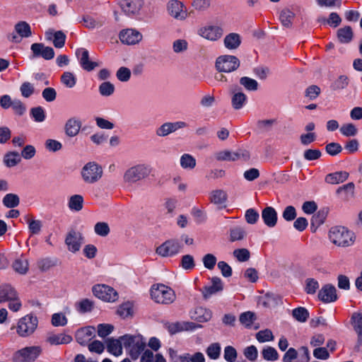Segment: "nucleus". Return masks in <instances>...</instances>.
Here are the masks:
<instances>
[{
    "mask_svg": "<svg viewBox=\"0 0 362 362\" xmlns=\"http://www.w3.org/2000/svg\"><path fill=\"white\" fill-rule=\"evenodd\" d=\"M123 346L133 360H136L146 348V342L144 337L140 334H124L121 337Z\"/></svg>",
    "mask_w": 362,
    "mask_h": 362,
    "instance_id": "obj_1",
    "label": "nucleus"
},
{
    "mask_svg": "<svg viewBox=\"0 0 362 362\" xmlns=\"http://www.w3.org/2000/svg\"><path fill=\"white\" fill-rule=\"evenodd\" d=\"M152 167L146 163L134 165L124 173L123 181L127 186H132L137 182L147 178L152 173Z\"/></svg>",
    "mask_w": 362,
    "mask_h": 362,
    "instance_id": "obj_2",
    "label": "nucleus"
},
{
    "mask_svg": "<svg viewBox=\"0 0 362 362\" xmlns=\"http://www.w3.org/2000/svg\"><path fill=\"white\" fill-rule=\"evenodd\" d=\"M329 238L332 243L339 247H349L355 242L354 233L343 226H335L330 229Z\"/></svg>",
    "mask_w": 362,
    "mask_h": 362,
    "instance_id": "obj_3",
    "label": "nucleus"
},
{
    "mask_svg": "<svg viewBox=\"0 0 362 362\" xmlns=\"http://www.w3.org/2000/svg\"><path fill=\"white\" fill-rule=\"evenodd\" d=\"M82 180L88 185L98 182L103 177V170L100 165L95 161L86 163L80 171Z\"/></svg>",
    "mask_w": 362,
    "mask_h": 362,
    "instance_id": "obj_4",
    "label": "nucleus"
},
{
    "mask_svg": "<svg viewBox=\"0 0 362 362\" xmlns=\"http://www.w3.org/2000/svg\"><path fill=\"white\" fill-rule=\"evenodd\" d=\"M151 296L156 303L162 304L172 303L175 299L174 291L164 284L153 285Z\"/></svg>",
    "mask_w": 362,
    "mask_h": 362,
    "instance_id": "obj_5",
    "label": "nucleus"
},
{
    "mask_svg": "<svg viewBox=\"0 0 362 362\" xmlns=\"http://www.w3.org/2000/svg\"><path fill=\"white\" fill-rule=\"evenodd\" d=\"M6 301L8 302V308L13 312L18 311L21 308L16 291L9 284L0 286V303Z\"/></svg>",
    "mask_w": 362,
    "mask_h": 362,
    "instance_id": "obj_6",
    "label": "nucleus"
},
{
    "mask_svg": "<svg viewBox=\"0 0 362 362\" xmlns=\"http://www.w3.org/2000/svg\"><path fill=\"white\" fill-rule=\"evenodd\" d=\"M182 247L178 239H170L157 247L156 252L162 257H171L180 253Z\"/></svg>",
    "mask_w": 362,
    "mask_h": 362,
    "instance_id": "obj_7",
    "label": "nucleus"
},
{
    "mask_svg": "<svg viewBox=\"0 0 362 362\" xmlns=\"http://www.w3.org/2000/svg\"><path fill=\"white\" fill-rule=\"evenodd\" d=\"M37 326L36 317L27 315L21 317L16 326V332L21 337H26L34 332Z\"/></svg>",
    "mask_w": 362,
    "mask_h": 362,
    "instance_id": "obj_8",
    "label": "nucleus"
},
{
    "mask_svg": "<svg viewBox=\"0 0 362 362\" xmlns=\"http://www.w3.org/2000/svg\"><path fill=\"white\" fill-rule=\"evenodd\" d=\"M166 10L170 16L180 21H185L189 15L186 6L179 0L168 1Z\"/></svg>",
    "mask_w": 362,
    "mask_h": 362,
    "instance_id": "obj_9",
    "label": "nucleus"
},
{
    "mask_svg": "<svg viewBox=\"0 0 362 362\" xmlns=\"http://www.w3.org/2000/svg\"><path fill=\"white\" fill-rule=\"evenodd\" d=\"M32 35L30 25L25 21H19L14 25L12 33L7 36L8 40L13 43H20L23 38Z\"/></svg>",
    "mask_w": 362,
    "mask_h": 362,
    "instance_id": "obj_10",
    "label": "nucleus"
},
{
    "mask_svg": "<svg viewBox=\"0 0 362 362\" xmlns=\"http://www.w3.org/2000/svg\"><path fill=\"white\" fill-rule=\"evenodd\" d=\"M223 33L224 30L221 25L212 24L201 27L197 31V34L200 37L211 42L220 40L223 37Z\"/></svg>",
    "mask_w": 362,
    "mask_h": 362,
    "instance_id": "obj_11",
    "label": "nucleus"
},
{
    "mask_svg": "<svg viewBox=\"0 0 362 362\" xmlns=\"http://www.w3.org/2000/svg\"><path fill=\"white\" fill-rule=\"evenodd\" d=\"M41 353L40 346H28L16 351L13 356V362H33Z\"/></svg>",
    "mask_w": 362,
    "mask_h": 362,
    "instance_id": "obj_12",
    "label": "nucleus"
},
{
    "mask_svg": "<svg viewBox=\"0 0 362 362\" xmlns=\"http://www.w3.org/2000/svg\"><path fill=\"white\" fill-rule=\"evenodd\" d=\"M92 291L95 297L106 302H115L118 297L117 291L113 288L105 284H96L93 286Z\"/></svg>",
    "mask_w": 362,
    "mask_h": 362,
    "instance_id": "obj_13",
    "label": "nucleus"
},
{
    "mask_svg": "<svg viewBox=\"0 0 362 362\" xmlns=\"http://www.w3.org/2000/svg\"><path fill=\"white\" fill-rule=\"evenodd\" d=\"M240 66L239 59L233 55H223L217 58L216 66L219 71L231 72Z\"/></svg>",
    "mask_w": 362,
    "mask_h": 362,
    "instance_id": "obj_14",
    "label": "nucleus"
},
{
    "mask_svg": "<svg viewBox=\"0 0 362 362\" xmlns=\"http://www.w3.org/2000/svg\"><path fill=\"white\" fill-rule=\"evenodd\" d=\"M215 158L219 161L247 160L250 158V153L245 150H238V151L225 150L216 153Z\"/></svg>",
    "mask_w": 362,
    "mask_h": 362,
    "instance_id": "obj_15",
    "label": "nucleus"
},
{
    "mask_svg": "<svg viewBox=\"0 0 362 362\" xmlns=\"http://www.w3.org/2000/svg\"><path fill=\"white\" fill-rule=\"evenodd\" d=\"M119 38L124 45H135L142 40L143 35L135 28H126L119 32Z\"/></svg>",
    "mask_w": 362,
    "mask_h": 362,
    "instance_id": "obj_16",
    "label": "nucleus"
},
{
    "mask_svg": "<svg viewBox=\"0 0 362 362\" xmlns=\"http://www.w3.org/2000/svg\"><path fill=\"white\" fill-rule=\"evenodd\" d=\"M83 243L84 237L83 234L75 230L69 231L65 239L68 250L73 253L79 251Z\"/></svg>",
    "mask_w": 362,
    "mask_h": 362,
    "instance_id": "obj_17",
    "label": "nucleus"
},
{
    "mask_svg": "<svg viewBox=\"0 0 362 362\" xmlns=\"http://www.w3.org/2000/svg\"><path fill=\"white\" fill-rule=\"evenodd\" d=\"M75 54L82 69L87 71H93L99 66L97 62L89 60V52L86 48H78Z\"/></svg>",
    "mask_w": 362,
    "mask_h": 362,
    "instance_id": "obj_18",
    "label": "nucleus"
},
{
    "mask_svg": "<svg viewBox=\"0 0 362 362\" xmlns=\"http://www.w3.org/2000/svg\"><path fill=\"white\" fill-rule=\"evenodd\" d=\"M30 49L33 59L41 57L46 60H49L54 57V49L50 47L45 46L42 43H33L31 45Z\"/></svg>",
    "mask_w": 362,
    "mask_h": 362,
    "instance_id": "obj_19",
    "label": "nucleus"
},
{
    "mask_svg": "<svg viewBox=\"0 0 362 362\" xmlns=\"http://www.w3.org/2000/svg\"><path fill=\"white\" fill-rule=\"evenodd\" d=\"M187 127V123L182 121L165 122L156 129V134L158 136L164 137L178 129L185 128Z\"/></svg>",
    "mask_w": 362,
    "mask_h": 362,
    "instance_id": "obj_20",
    "label": "nucleus"
},
{
    "mask_svg": "<svg viewBox=\"0 0 362 362\" xmlns=\"http://www.w3.org/2000/svg\"><path fill=\"white\" fill-rule=\"evenodd\" d=\"M143 4V0H122L121 8L127 15L134 16L139 13Z\"/></svg>",
    "mask_w": 362,
    "mask_h": 362,
    "instance_id": "obj_21",
    "label": "nucleus"
},
{
    "mask_svg": "<svg viewBox=\"0 0 362 362\" xmlns=\"http://www.w3.org/2000/svg\"><path fill=\"white\" fill-rule=\"evenodd\" d=\"M318 298L326 303L334 302L337 299L336 288L331 284L323 286L319 291Z\"/></svg>",
    "mask_w": 362,
    "mask_h": 362,
    "instance_id": "obj_22",
    "label": "nucleus"
},
{
    "mask_svg": "<svg viewBox=\"0 0 362 362\" xmlns=\"http://www.w3.org/2000/svg\"><path fill=\"white\" fill-rule=\"evenodd\" d=\"M198 326L195 323L185 321L172 322L167 326V329L171 334L183 331L194 330Z\"/></svg>",
    "mask_w": 362,
    "mask_h": 362,
    "instance_id": "obj_23",
    "label": "nucleus"
},
{
    "mask_svg": "<svg viewBox=\"0 0 362 362\" xmlns=\"http://www.w3.org/2000/svg\"><path fill=\"white\" fill-rule=\"evenodd\" d=\"M82 123L81 120L75 117H71L64 124L65 134L69 137L77 136L81 130Z\"/></svg>",
    "mask_w": 362,
    "mask_h": 362,
    "instance_id": "obj_24",
    "label": "nucleus"
},
{
    "mask_svg": "<svg viewBox=\"0 0 362 362\" xmlns=\"http://www.w3.org/2000/svg\"><path fill=\"white\" fill-rule=\"evenodd\" d=\"M95 329L88 326L78 329L76 333V341L81 345L87 344L95 337Z\"/></svg>",
    "mask_w": 362,
    "mask_h": 362,
    "instance_id": "obj_25",
    "label": "nucleus"
},
{
    "mask_svg": "<svg viewBox=\"0 0 362 362\" xmlns=\"http://www.w3.org/2000/svg\"><path fill=\"white\" fill-rule=\"evenodd\" d=\"M262 218L266 226L273 228L277 223V213L273 207L267 206L262 211Z\"/></svg>",
    "mask_w": 362,
    "mask_h": 362,
    "instance_id": "obj_26",
    "label": "nucleus"
},
{
    "mask_svg": "<svg viewBox=\"0 0 362 362\" xmlns=\"http://www.w3.org/2000/svg\"><path fill=\"white\" fill-rule=\"evenodd\" d=\"M240 44L241 37L236 33H230L226 35L223 39V45L229 50L238 49Z\"/></svg>",
    "mask_w": 362,
    "mask_h": 362,
    "instance_id": "obj_27",
    "label": "nucleus"
},
{
    "mask_svg": "<svg viewBox=\"0 0 362 362\" xmlns=\"http://www.w3.org/2000/svg\"><path fill=\"white\" fill-rule=\"evenodd\" d=\"M123 340L119 339H108L107 341V350L111 354L119 356L122 354Z\"/></svg>",
    "mask_w": 362,
    "mask_h": 362,
    "instance_id": "obj_28",
    "label": "nucleus"
},
{
    "mask_svg": "<svg viewBox=\"0 0 362 362\" xmlns=\"http://www.w3.org/2000/svg\"><path fill=\"white\" fill-rule=\"evenodd\" d=\"M211 316V311L202 307L197 308L191 315L192 319L200 322L209 321Z\"/></svg>",
    "mask_w": 362,
    "mask_h": 362,
    "instance_id": "obj_29",
    "label": "nucleus"
},
{
    "mask_svg": "<svg viewBox=\"0 0 362 362\" xmlns=\"http://www.w3.org/2000/svg\"><path fill=\"white\" fill-rule=\"evenodd\" d=\"M247 98L241 91H234L231 98V105L233 109L238 110L242 109L246 104Z\"/></svg>",
    "mask_w": 362,
    "mask_h": 362,
    "instance_id": "obj_30",
    "label": "nucleus"
},
{
    "mask_svg": "<svg viewBox=\"0 0 362 362\" xmlns=\"http://www.w3.org/2000/svg\"><path fill=\"white\" fill-rule=\"evenodd\" d=\"M337 37L339 42L343 44L349 43L354 37L352 28L350 26L346 25L338 29Z\"/></svg>",
    "mask_w": 362,
    "mask_h": 362,
    "instance_id": "obj_31",
    "label": "nucleus"
},
{
    "mask_svg": "<svg viewBox=\"0 0 362 362\" xmlns=\"http://www.w3.org/2000/svg\"><path fill=\"white\" fill-rule=\"evenodd\" d=\"M349 173L345 171L329 173L325 177V182L331 185H337L347 180Z\"/></svg>",
    "mask_w": 362,
    "mask_h": 362,
    "instance_id": "obj_32",
    "label": "nucleus"
},
{
    "mask_svg": "<svg viewBox=\"0 0 362 362\" xmlns=\"http://www.w3.org/2000/svg\"><path fill=\"white\" fill-rule=\"evenodd\" d=\"M351 320L354 329L358 334L357 344L360 346L362 345V314H353Z\"/></svg>",
    "mask_w": 362,
    "mask_h": 362,
    "instance_id": "obj_33",
    "label": "nucleus"
},
{
    "mask_svg": "<svg viewBox=\"0 0 362 362\" xmlns=\"http://www.w3.org/2000/svg\"><path fill=\"white\" fill-rule=\"evenodd\" d=\"M83 23L86 28L93 30L101 28L105 23V20L100 17L94 18L86 16L83 18Z\"/></svg>",
    "mask_w": 362,
    "mask_h": 362,
    "instance_id": "obj_34",
    "label": "nucleus"
},
{
    "mask_svg": "<svg viewBox=\"0 0 362 362\" xmlns=\"http://www.w3.org/2000/svg\"><path fill=\"white\" fill-rule=\"evenodd\" d=\"M211 286L205 287L204 291V296L205 298H208L212 294L220 291L223 289V284L221 279L218 277H214L211 279Z\"/></svg>",
    "mask_w": 362,
    "mask_h": 362,
    "instance_id": "obj_35",
    "label": "nucleus"
},
{
    "mask_svg": "<svg viewBox=\"0 0 362 362\" xmlns=\"http://www.w3.org/2000/svg\"><path fill=\"white\" fill-rule=\"evenodd\" d=\"M83 197L80 194H74L69 197L68 206L70 210L79 211L83 209Z\"/></svg>",
    "mask_w": 362,
    "mask_h": 362,
    "instance_id": "obj_36",
    "label": "nucleus"
},
{
    "mask_svg": "<svg viewBox=\"0 0 362 362\" xmlns=\"http://www.w3.org/2000/svg\"><path fill=\"white\" fill-rule=\"evenodd\" d=\"M211 202L216 205L224 204L227 200V194L221 189H216L211 192Z\"/></svg>",
    "mask_w": 362,
    "mask_h": 362,
    "instance_id": "obj_37",
    "label": "nucleus"
},
{
    "mask_svg": "<svg viewBox=\"0 0 362 362\" xmlns=\"http://www.w3.org/2000/svg\"><path fill=\"white\" fill-rule=\"evenodd\" d=\"M180 362H205V357L201 352H196L191 355L189 353H185L179 356Z\"/></svg>",
    "mask_w": 362,
    "mask_h": 362,
    "instance_id": "obj_38",
    "label": "nucleus"
},
{
    "mask_svg": "<svg viewBox=\"0 0 362 362\" xmlns=\"http://www.w3.org/2000/svg\"><path fill=\"white\" fill-rule=\"evenodd\" d=\"M47 340L51 344H65L70 343L72 341V337L69 334H59L49 337Z\"/></svg>",
    "mask_w": 362,
    "mask_h": 362,
    "instance_id": "obj_39",
    "label": "nucleus"
},
{
    "mask_svg": "<svg viewBox=\"0 0 362 362\" xmlns=\"http://www.w3.org/2000/svg\"><path fill=\"white\" fill-rule=\"evenodd\" d=\"M28 261L24 257L16 259L13 264V269L20 274H25L28 271Z\"/></svg>",
    "mask_w": 362,
    "mask_h": 362,
    "instance_id": "obj_40",
    "label": "nucleus"
},
{
    "mask_svg": "<svg viewBox=\"0 0 362 362\" xmlns=\"http://www.w3.org/2000/svg\"><path fill=\"white\" fill-rule=\"evenodd\" d=\"M295 16L294 13L288 8L283 9L279 16L282 25L285 27H290Z\"/></svg>",
    "mask_w": 362,
    "mask_h": 362,
    "instance_id": "obj_41",
    "label": "nucleus"
},
{
    "mask_svg": "<svg viewBox=\"0 0 362 362\" xmlns=\"http://www.w3.org/2000/svg\"><path fill=\"white\" fill-rule=\"evenodd\" d=\"M319 21L324 24H327L331 27L336 28L340 25L341 18L336 12H332L328 18H321Z\"/></svg>",
    "mask_w": 362,
    "mask_h": 362,
    "instance_id": "obj_42",
    "label": "nucleus"
},
{
    "mask_svg": "<svg viewBox=\"0 0 362 362\" xmlns=\"http://www.w3.org/2000/svg\"><path fill=\"white\" fill-rule=\"evenodd\" d=\"M2 202L6 207L13 209L18 206L20 199L17 194L10 193L4 197Z\"/></svg>",
    "mask_w": 362,
    "mask_h": 362,
    "instance_id": "obj_43",
    "label": "nucleus"
},
{
    "mask_svg": "<svg viewBox=\"0 0 362 362\" xmlns=\"http://www.w3.org/2000/svg\"><path fill=\"white\" fill-rule=\"evenodd\" d=\"M21 156L18 152H10L5 155L4 162L8 167H13L21 162Z\"/></svg>",
    "mask_w": 362,
    "mask_h": 362,
    "instance_id": "obj_44",
    "label": "nucleus"
},
{
    "mask_svg": "<svg viewBox=\"0 0 362 362\" xmlns=\"http://www.w3.org/2000/svg\"><path fill=\"white\" fill-rule=\"evenodd\" d=\"M76 77L70 71H65L61 76V82L69 88H74L76 84Z\"/></svg>",
    "mask_w": 362,
    "mask_h": 362,
    "instance_id": "obj_45",
    "label": "nucleus"
},
{
    "mask_svg": "<svg viewBox=\"0 0 362 362\" xmlns=\"http://www.w3.org/2000/svg\"><path fill=\"white\" fill-rule=\"evenodd\" d=\"M292 315L297 321L305 322L309 317V313L306 308L299 307L293 310Z\"/></svg>",
    "mask_w": 362,
    "mask_h": 362,
    "instance_id": "obj_46",
    "label": "nucleus"
},
{
    "mask_svg": "<svg viewBox=\"0 0 362 362\" xmlns=\"http://www.w3.org/2000/svg\"><path fill=\"white\" fill-rule=\"evenodd\" d=\"M221 347L218 343H212L206 349V353L208 357L212 360H216L221 355Z\"/></svg>",
    "mask_w": 362,
    "mask_h": 362,
    "instance_id": "obj_47",
    "label": "nucleus"
},
{
    "mask_svg": "<svg viewBox=\"0 0 362 362\" xmlns=\"http://www.w3.org/2000/svg\"><path fill=\"white\" fill-rule=\"evenodd\" d=\"M76 310L80 313L90 312L93 308V302L89 299L85 298L76 304Z\"/></svg>",
    "mask_w": 362,
    "mask_h": 362,
    "instance_id": "obj_48",
    "label": "nucleus"
},
{
    "mask_svg": "<svg viewBox=\"0 0 362 362\" xmlns=\"http://www.w3.org/2000/svg\"><path fill=\"white\" fill-rule=\"evenodd\" d=\"M180 165L184 169H193L196 166V160L190 154L185 153L180 158Z\"/></svg>",
    "mask_w": 362,
    "mask_h": 362,
    "instance_id": "obj_49",
    "label": "nucleus"
},
{
    "mask_svg": "<svg viewBox=\"0 0 362 362\" xmlns=\"http://www.w3.org/2000/svg\"><path fill=\"white\" fill-rule=\"evenodd\" d=\"M262 357L266 361H274L279 358L277 351L272 346H267L262 351Z\"/></svg>",
    "mask_w": 362,
    "mask_h": 362,
    "instance_id": "obj_50",
    "label": "nucleus"
},
{
    "mask_svg": "<svg viewBox=\"0 0 362 362\" xmlns=\"http://www.w3.org/2000/svg\"><path fill=\"white\" fill-rule=\"evenodd\" d=\"M240 83L244 86L246 90L250 91H255L258 88L257 81L247 76L240 78Z\"/></svg>",
    "mask_w": 362,
    "mask_h": 362,
    "instance_id": "obj_51",
    "label": "nucleus"
},
{
    "mask_svg": "<svg viewBox=\"0 0 362 362\" xmlns=\"http://www.w3.org/2000/svg\"><path fill=\"white\" fill-rule=\"evenodd\" d=\"M256 339L260 343H264L267 341H272L274 340V337L273 335L272 332L266 329L264 330H260L256 334Z\"/></svg>",
    "mask_w": 362,
    "mask_h": 362,
    "instance_id": "obj_52",
    "label": "nucleus"
},
{
    "mask_svg": "<svg viewBox=\"0 0 362 362\" xmlns=\"http://www.w3.org/2000/svg\"><path fill=\"white\" fill-rule=\"evenodd\" d=\"M245 236V231L243 228L236 226L230 230V240L232 242L241 240Z\"/></svg>",
    "mask_w": 362,
    "mask_h": 362,
    "instance_id": "obj_53",
    "label": "nucleus"
},
{
    "mask_svg": "<svg viewBox=\"0 0 362 362\" xmlns=\"http://www.w3.org/2000/svg\"><path fill=\"white\" fill-rule=\"evenodd\" d=\"M67 322L68 320L62 313H54L52 316V325L54 327H64Z\"/></svg>",
    "mask_w": 362,
    "mask_h": 362,
    "instance_id": "obj_54",
    "label": "nucleus"
},
{
    "mask_svg": "<svg viewBox=\"0 0 362 362\" xmlns=\"http://www.w3.org/2000/svg\"><path fill=\"white\" fill-rule=\"evenodd\" d=\"M98 90L101 95L107 97L113 94L115 86L112 83L105 81L99 86Z\"/></svg>",
    "mask_w": 362,
    "mask_h": 362,
    "instance_id": "obj_55",
    "label": "nucleus"
},
{
    "mask_svg": "<svg viewBox=\"0 0 362 362\" xmlns=\"http://www.w3.org/2000/svg\"><path fill=\"white\" fill-rule=\"evenodd\" d=\"M339 131L342 135L347 136V137L354 136L356 135L358 133V129H357L356 127L351 123L343 124L341 127Z\"/></svg>",
    "mask_w": 362,
    "mask_h": 362,
    "instance_id": "obj_56",
    "label": "nucleus"
},
{
    "mask_svg": "<svg viewBox=\"0 0 362 362\" xmlns=\"http://www.w3.org/2000/svg\"><path fill=\"white\" fill-rule=\"evenodd\" d=\"M30 114L37 122H42L45 119V112L43 107L39 106L30 110Z\"/></svg>",
    "mask_w": 362,
    "mask_h": 362,
    "instance_id": "obj_57",
    "label": "nucleus"
},
{
    "mask_svg": "<svg viewBox=\"0 0 362 362\" xmlns=\"http://www.w3.org/2000/svg\"><path fill=\"white\" fill-rule=\"evenodd\" d=\"M110 228L105 222H98L94 226L95 233L100 236L105 237L110 233Z\"/></svg>",
    "mask_w": 362,
    "mask_h": 362,
    "instance_id": "obj_58",
    "label": "nucleus"
},
{
    "mask_svg": "<svg viewBox=\"0 0 362 362\" xmlns=\"http://www.w3.org/2000/svg\"><path fill=\"white\" fill-rule=\"evenodd\" d=\"M255 320V314L247 311L243 313L240 316V322L246 327H250Z\"/></svg>",
    "mask_w": 362,
    "mask_h": 362,
    "instance_id": "obj_59",
    "label": "nucleus"
},
{
    "mask_svg": "<svg viewBox=\"0 0 362 362\" xmlns=\"http://www.w3.org/2000/svg\"><path fill=\"white\" fill-rule=\"evenodd\" d=\"M319 288L318 281L313 278H309L305 280V291L308 294H315Z\"/></svg>",
    "mask_w": 362,
    "mask_h": 362,
    "instance_id": "obj_60",
    "label": "nucleus"
},
{
    "mask_svg": "<svg viewBox=\"0 0 362 362\" xmlns=\"http://www.w3.org/2000/svg\"><path fill=\"white\" fill-rule=\"evenodd\" d=\"M117 314L122 318L132 316L133 314L132 305L129 303L122 304L117 309Z\"/></svg>",
    "mask_w": 362,
    "mask_h": 362,
    "instance_id": "obj_61",
    "label": "nucleus"
},
{
    "mask_svg": "<svg viewBox=\"0 0 362 362\" xmlns=\"http://www.w3.org/2000/svg\"><path fill=\"white\" fill-rule=\"evenodd\" d=\"M224 359L228 362H235L238 354L235 349L231 346H227L224 349Z\"/></svg>",
    "mask_w": 362,
    "mask_h": 362,
    "instance_id": "obj_62",
    "label": "nucleus"
},
{
    "mask_svg": "<svg viewBox=\"0 0 362 362\" xmlns=\"http://www.w3.org/2000/svg\"><path fill=\"white\" fill-rule=\"evenodd\" d=\"M233 255L239 262H246L250 259V253L247 249L241 248L235 250Z\"/></svg>",
    "mask_w": 362,
    "mask_h": 362,
    "instance_id": "obj_63",
    "label": "nucleus"
},
{
    "mask_svg": "<svg viewBox=\"0 0 362 362\" xmlns=\"http://www.w3.org/2000/svg\"><path fill=\"white\" fill-rule=\"evenodd\" d=\"M244 356L250 361H255L257 358L258 351L254 345L249 346L244 349Z\"/></svg>",
    "mask_w": 362,
    "mask_h": 362,
    "instance_id": "obj_64",
    "label": "nucleus"
}]
</instances>
